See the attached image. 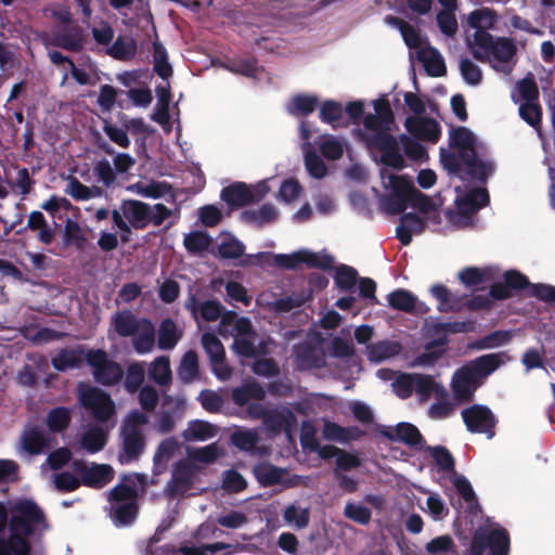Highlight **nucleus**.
Wrapping results in <instances>:
<instances>
[{
    "mask_svg": "<svg viewBox=\"0 0 555 555\" xmlns=\"http://www.w3.org/2000/svg\"><path fill=\"white\" fill-rule=\"evenodd\" d=\"M305 166L309 175L315 179H322L326 176L327 169L323 160L312 151L305 147Z\"/></svg>",
    "mask_w": 555,
    "mask_h": 555,
    "instance_id": "774afa93",
    "label": "nucleus"
},
{
    "mask_svg": "<svg viewBox=\"0 0 555 555\" xmlns=\"http://www.w3.org/2000/svg\"><path fill=\"white\" fill-rule=\"evenodd\" d=\"M181 338L177 325L173 321L164 320L159 326L158 346L160 349H172Z\"/></svg>",
    "mask_w": 555,
    "mask_h": 555,
    "instance_id": "de8ad7c7",
    "label": "nucleus"
},
{
    "mask_svg": "<svg viewBox=\"0 0 555 555\" xmlns=\"http://www.w3.org/2000/svg\"><path fill=\"white\" fill-rule=\"evenodd\" d=\"M135 41L130 37H119L109 48V54L117 60H127L134 55Z\"/></svg>",
    "mask_w": 555,
    "mask_h": 555,
    "instance_id": "69168bd1",
    "label": "nucleus"
},
{
    "mask_svg": "<svg viewBox=\"0 0 555 555\" xmlns=\"http://www.w3.org/2000/svg\"><path fill=\"white\" fill-rule=\"evenodd\" d=\"M495 22V14L487 8L477 9L470 12L467 16V23L472 28L475 29V31L472 36H467V40L476 39L479 33L489 34L488 29L493 28Z\"/></svg>",
    "mask_w": 555,
    "mask_h": 555,
    "instance_id": "2f4dec72",
    "label": "nucleus"
},
{
    "mask_svg": "<svg viewBox=\"0 0 555 555\" xmlns=\"http://www.w3.org/2000/svg\"><path fill=\"white\" fill-rule=\"evenodd\" d=\"M86 361L91 366L95 380L103 385H114L122 377L121 366L109 360L103 350H88Z\"/></svg>",
    "mask_w": 555,
    "mask_h": 555,
    "instance_id": "dca6fc26",
    "label": "nucleus"
},
{
    "mask_svg": "<svg viewBox=\"0 0 555 555\" xmlns=\"http://www.w3.org/2000/svg\"><path fill=\"white\" fill-rule=\"evenodd\" d=\"M195 472V465L189 461H182L178 463L172 473V479L169 483V491L172 494L185 493L192 485Z\"/></svg>",
    "mask_w": 555,
    "mask_h": 555,
    "instance_id": "4be33fe9",
    "label": "nucleus"
},
{
    "mask_svg": "<svg viewBox=\"0 0 555 555\" xmlns=\"http://www.w3.org/2000/svg\"><path fill=\"white\" fill-rule=\"evenodd\" d=\"M427 453L434 460L438 470L442 474V479L450 476V473H454V461L450 452L442 447H427Z\"/></svg>",
    "mask_w": 555,
    "mask_h": 555,
    "instance_id": "37998d69",
    "label": "nucleus"
},
{
    "mask_svg": "<svg viewBox=\"0 0 555 555\" xmlns=\"http://www.w3.org/2000/svg\"><path fill=\"white\" fill-rule=\"evenodd\" d=\"M269 179L255 184L235 182L221 191V198L232 207L261 201L270 192Z\"/></svg>",
    "mask_w": 555,
    "mask_h": 555,
    "instance_id": "2eb2a0df",
    "label": "nucleus"
},
{
    "mask_svg": "<svg viewBox=\"0 0 555 555\" xmlns=\"http://www.w3.org/2000/svg\"><path fill=\"white\" fill-rule=\"evenodd\" d=\"M149 423V417L141 412L133 411L126 417L122 429V448L118 455L121 464H130L137 461L145 448V439L142 427Z\"/></svg>",
    "mask_w": 555,
    "mask_h": 555,
    "instance_id": "9b49d317",
    "label": "nucleus"
},
{
    "mask_svg": "<svg viewBox=\"0 0 555 555\" xmlns=\"http://www.w3.org/2000/svg\"><path fill=\"white\" fill-rule=\"evenodd\" d=\"M151 378L158 385H167L171 382V369L169 358L160 356L150 365Z\"/></svg>",
    "mask_w": 555,
    "mask_h": 555,
    "instance_id": "603ef678",
    "label": "nucleus"
},
{
    "mask_svg": "<svg viewBox=\"0 0 555 555\" xmlns=\"http://www.w3.org/2000/svg\"><path fill=\"white\" fill-rule=\"evenodd\" d=\"M140 320L128 310L116 312L111 319V331L121 337H130L140 324Z\"/></svg>",
    "mask_w": 555,
    "mask_h": 555,
    "instance_id": "f704fd0d",
    "label": "nucleus"
},
{
    "mask_svg": "<svg viewBox=\"0 0 555 555\" xmlns=\"http://www.w3.org/2000/svg\"><path fill=\"white\" fill-rule=\"evenodd\" d=\"M283 516L287 525L297 529L305 528L309 524V509L296 504L287 506Z\"/></svg>",
    "mask_w": 555,
    "mask_h": 555,
    "instance_id": "e2e57ef3",
    "label": "nucleus"
},
{
    "mask_svg": "<svg viewBox=\"0 0 555 555\" xmlns=\"http://www.w3.org/2000/svg\"><path fill=\"white\" fill-rule=\"evenodd\" d=\"M387 436L391 439H398L418 450L424 448V441L420 430L410 423H400L393 428L387 430Z\"/></svg>",
    "mask_w": 555,
    "mask_h": 555,
    "instance_id": "473e14b6",
    "label": "nucleus"
},
{
    "mask_svg": "<svg viewBox=\"0 0 555 555\" xmlns=\"http://www.w3.org/2000/svg\"><path fill=\"white\" fill-rule=\"evenodd\" d=\"M87 352L82 348L61 350L52 359L53 366L59 371L78 367L86 360Z\"/></svg>",
    "mask_w": 555,
    "mask_h": 555,
    "instance_id": "e433bc0d",
    "label": "nucleus"
},
{
    "mask_svg": "<svg viewBox=\"0 0 555 555\" xmlns=\"http://www.w3.org/2000/svg\"><path fill=\"white\" fill-rule=\"evenodd\" d=\"M9 535L2 533L8 522V511L0 503V555H26L29 552L28 538L43 529L44 521L41 511L31 501L21 500L10 508Z\"/></svg>",
    "mask_w": 555,
    "mask_h": 555,
    "instance_id": "7ed1b4c3",
    "label": "nucleus"
},
{
    "mask_svg": "<svg viewBox=\"0 0 555 555\" xmlns=\"http://www.w3.org/2000/svg\"><path fill=\"white\" fill-rule=\"evenodd\" d=\"M263 396V388L256 383H248L232 390L233 401L237 405H244L248 402L249 399H261Z\"/></svg>",
    "mask_w": 555,
    "mask_h": 555,
    "instance_id": "4d7b16f0",
    "label": "nucleus"
},
{
    "mask_svg": "<svg viewBox=\"0 0 555 555\" xmlns=\"http://www.w3.org/2000/svg\"><path fill=\"white\" fill-rule=\"evenodd\" d=\"M179 448V442L175 438H167L163 440L156 449L154 454V470L159 474L167 465L169 460L173 456Z\"/></svg>",
    "mask_w": 555,
    "mask_h": 555,
    "instance_id": "79ce46f5",
    "label": "nucleus"
},
{
    "mask_svg": "<svg viewBox=\"0 0 555 555\" xmlns=\"http://www.w3.org/2000/svg\"><path fill=\"white\" fill-rule=\"evenodd\" d=\"M77 470H82V481L86 486L101 488L107 485L114 476L113 468L107 464H92L83 469L76 464Z\"/></svg>",
    "mask_w": 555,
    "mask_h": 555,
    "instance_id": "5701e85b",
    "label": "nucleus"
},
{
    "mask_svg": "<svg viewBox=\"0 0 555 555\" xmlns=\"http://www.w3.org/2000/svg\"><path fill=\"white\" fill-rule=\"evenodd\" d=\"M527 285L529 282L525 275L518 271H507L504 273V283H494L490 294L495 299H505L512 295V288H522Z\"/></svg>",
    "mask_w": 555,
    "mask_h": 555,
    "instance_id": "393cba45",
    "label": "nucleus"
},
{
    "mask_svg": "<svg viewBox=\"0 0 555 555\" xmlns=\"http://www.w3.org/2000/svg\"><path fill=\"white\" fill-rule=\"evenodd\" d=\"M254 474L262 486H281L283 489L296 487L301 477L289 475L285 469L275 467L269 463H260L254 467Z\"/></svg>",
    "mask_w": 555,
    "mask_h": 555,
    "instance_id": "6ab92c4d",
    "label": "nucleus"
},
{
    "mask_svg": "<svg viewBox=\"0 0 555 555\" xmlns=\"http://www.w3.org/2000/svg\"><path fill=\"white\" fill-rule=\"evenodd\" d=\"M272 257L274 263L279 267L286 269H294L301 263H306L309 267H318L327 269L333 266L334 259L326 253H313L308 249H299L292 254H276L271 255L268 253H258L256 255L247 256L244 261L245 264H258L268 258Z\"/></svg>",
    "mask_w": 555,
    "mask_h": 555,
    "instance_id": "f8f14e48",
    "label": "nucleus"
},
{
    "mask_svg": "<svg viewBox=\"0 0 555 555\" xmlns=\"http://www.w3.org/2000/svg\"><path fill=\"white\" fill-rule=\"evenodd\" d=\"M473 327L470 322H436L430 321L426 323V333L435 336V340L428 344L425 352L418 356L413 362L412 366H431L444 352L443 346L446 345V336L451 333H465Z\"/></svg>",
    "mask_w": 555,
    "mask_h": 555,
    "instance_id": "1a4fd4ad",
    "label": "nucleus"
},
{
    "mask_svg": "<svg viewBox=\"0 0 555 555\" xmlns=\"http://www.w3.org/2000/svg\"><path fill=\"white\" fill-rule=\"evenodd\" d=\"M462 417L468 430L486 434L488 438L493 436L495 418L491 410L481 404H475L463 410Z\"/></svg>",
    "mask_w": 555,
    "mask_h": 555,
    "instance_id": "aec40b11",
    "label": "nucleus"
},
{
    "mask_svg": "<svg viewBox=\"0 0 555 555\" xmlns=\"http://www.w3.org/2000/svg\"><path fill=\"white\" fill-rule=\"evenodd\" d=\"M346 142L334 135H322L319 149L322 155L331 160L339 159L345 151Z\"/></svg>",
    "mask_w": 555,
    "mask_h": 555,
    "instance_id": "09e8293b",
    "label": "nucleus"
},
{
    "mask_svg": "<svg viewBox=\"0 0 555 555\" xmlns=\"http://www.w3.org/2000/svg\"><path fill=\"white\" fill-rule=\"evenodd\" d=\"M122 215L134 228H143L151 221L150 206L139 201H125L121 205Z\"/></svg>",
    "mask_w": 555,
    "mask_h": 555,
    "instance_id": "cd10ccee",
    "label": "nucleus"
},
{
    "mask_svg": "<svg viewBox=\"0 0 555 555\" xmlns=\"http://www.w3.org/2000/svg\"><path fill=\"white\" fill-rule=\"evenodd\" d=\"M454 410V403L449 398L447 390L443 395L436 397V402L429 408L428 415L433 420H443L449 417Z\"/></svg>",
    "mask_w": 555,
    "mask_h": 555,
    "instance_id": "680f3d73",
    "label": "nucleus"
},
{
    "mask_svg": "<svg viewBox=\"0 0 555 555\" xmlns=\"http://www.w3.org/2000/svg\"><path fill=\"white\" fill-rule=\"evenodd\" d=\"M186 308L192 312L195 319H197V314L199 313L205 321H216L221 317L222 311V306L218 301L207 300L197 305L194 298L186 304Z\"/></svg>",
    "mask_w": 555,
    "mask_h": 555,
    "instance_id": "a19ab883",
    "label": "nucleus"
},
{
    "mask_svg": "<svg viewBox=\"0 0 555 555\" xmlns=\"http://www.w3.org/2000/svg\"><path fill=\"white\" fill-rule=\"evenodd\" d=\"M414 391L421 401L428 400L431 396L443 395L444 388L436 383L431 376L415 374Z\"/></svg>",
    "mask_w": 555,
    "mask_h": 555,
    "instance_id": "ea45409f",
    "label": "nucleus"
},
{
    "mask_svg": "<svg viewBox=\"0 0 555 555\" xmlns=\"http://www.w3.org/2000/svg\"><path fill=\"white\" fill-rule=\"evenodd\" d=\"M455 208L447 212L449 222L455 228H466L474 223V215L488 204L489 196L483 188H455Z\"/></svg>",
    "mask_w": 555,
    "mask_h": 555,
    "instance_id": "9d476101",
    "label": "nucleus"
},
{
    "mask_svg": "<svg viewBox=\"0 0 555 555\" xmlns=\"http://www.w3.org/2000/svg\"><path fill=\"white\" fill-rule=\"evenodd\" d=\"M145 476L125 475L109 492V515L115 526H129L138 515V495L144 490Z\"/></svg>",
    "mask_w": 555,
    "mask_h": 555,
    "instance_id": "39448f33",
    "label": "nucleus"
},
{
    "mask_svg": "<svg viewBox=\"0 0 555 555\" xmlns=\"http://www.w3.org/2000/svg\"><path fill=\"white\" fill-rule=\"evenodd\" d=\"M388 304L391 308L402 311H412L418 305L416 297L405 289H397L389 294Z\"/></svg>",
    "mask_w": 555,
    "mask_h": 555,
    "instance_id": "6e6d98bb",
    "label": "nucleus"
},
{
    "mask_svg": "<svg viewBox=\"0 0 555 555\" xmlns=\"http://www.w3.org/2000/svg\"><path fill=\"white\" fill-rule=\"evenodd\" d=\"M430 293L438 300V309L440 311L457 310L462 307L461 299L451 294L442 284L433 285Z\"/></svg>",
    "mask_w": 555,
    "mask_h": 555,
    "instance_id": "a18cd8bd",
    "label": "nucleus"
},
{
    "mask_svg": "<svg viewBox=\"0 0 555 555\" xmlns=\"http://www.w3.org/2000/svg\"><path fill=\"white\" fill-rule=\"evenodd\" d=\"M319 104V98L315 94L300 93L292 96L286 105V109L294 116H307L311 114Z\"/></svg>",
    "mask_w": 555,
    "mask_h": 555,
    "instance_id": "c9c22d12",
    "label": "nucleus"
},
{
    "mask_svg": "<svg viewBox=\"0 0 555 555\" xmlns=\"http://www.w3.org/2000/svg\"><path fill=\"white\" fill-rule=\"evenodd\" d=\"M218 250L222 258L234 259L243 255L244 245L236 237L223 234L220 236Z\"/></svg>",
    "mask_w": 555,
    "mask_h": 555,
    "instance_id": "bf43d9fd",
    "label": "nucleus"
},
{
    "mask_svg": "<svg viewBox=\"0 0 555 555\" xmlns=\"http://www.w3.org/2000/svg\"><path fill=\"white\" fill-rule=\"evenodd\" d=\"M322 435L326 440L347 443L359 438L361 436V431L357 427L346 428L330 421H324Z\"/></svg>",
    "mask_w": 555,
    "mask_h": 555,
    "instance_id": "72a5a7b5",
    "label": "nucleus"
},
{
    "mask_svg": "<svg viewBox=\"0 0 555 555\" xmlns=\"http://www.w3.org/2000/svg\"><path fill=\"white\" fill-rule=\"evenodd\" d=\"M130 337H132V345L138 353H149L155 346V327L149 320L141 319Z\"/></svg>",
    "mask_w": 555,
    "mask_h": 555,
    "instance_id": "b1692460",
    "label": "nucleus"
},
{
    "mask_svg": "<svg viewBox=\"0 0 555 555\" xmlns=\"http://www.w3.org/2000/svg\"><path fill=\"white\" fill-rule=\"evenodd\" d=\"M468 49L475 59L489 62L499 73L509 74L513 68V57L516 46L507 38H493L490 34L479 33L476 39H468Z\"/></svg>",
    "mask_w": 555,
    "mask_h": 555,
    "instance_id": "0eeeda50",
    "label": "nucleus"
},
{
    "mask_svg": "<svg viewBox=\"0 0 555 555\" xmlns=\"http://www.w3.org/2000/svg\"><path fill=\"white\" fill-rule=\"evenodd\" d=\"M485 548H489L491 555H508L509 535L506 529L498 522L487 520L473 538L472 553L481 555Z\"/></svg>",
    "mask_w": 555,
    "mask_h": 555,
    "instance_id": "ddd939ff",
    "label": "nucleus"
},
{
    "mask_svg": "<svg viewBox=\"0 0 555 555\" xmlns=\"http://www.w3.org/2000/svg\"><path fill=\"white\" fill-rule=\"evenodd\" d=\"M310 427L307 425H304L302 427V434H301V443L305 448H309L310 450L318 452V454L322 459H331V457H337L340 449L334 447V446H320L319 442L315 440L313 434L310 433Z\"/></svg>",
    "mask_w": 555,
    "mask_h": 555,
    "instance_id": "c03bdc74",
    "label": "nucleus"
},
{
    "mask_svg": "<svg viewBox=\"0 0 555 555\" xmlns=\"http://www.w3.org/2000/svg\"><path fill=\"white\" fill-rule=\"evenodd\" d=\"M346 113L357 126L354 137L370 150L382 153V169H401L404 167V157L399 151L401 143L404 154L414 160L426 157L425 147L420 140L402 133L397 138L393 132L398 126L395 113L386 94H382L367 103L364 100L350 101L346 104Z\"/></svg>",
    "mask_w": 555,
    "mask_h": 555,
    "instance_id": "f257e3e1",
    "label": "nucleus"
},
{
    "mask_svg": "<svg viewBox=\"0 0 555 555\" xmlns=\"http://www.w3.org/2000/svg\"><path fill=\"white\" fill-rule=\"evenodd\" d=\"M248 414L255 418L262 417L266 428L271 431L285 429L286 434L289 435L291 429L296 425L294 414L287 409L268 413L262 404L256 403L249 405Z\"/></svg>",
    "mask_w": 555,
    "mask_h": 555,
    "instance_id": "a211bd4d",
    "label": "nucleus"
},
{
    "mask_svg": "<svg viewBox=\"0 0 555 555\" xmlns=\"http://www.w3.org/2000/svg\"><path fill=\"white\" fill-rule=\"evenodd\" d=\"M178 376L181 380L190 383L198 376V357L195 351H186L179 364Z\"/></svg>",
    "mask_w": 555,
    "mask_h": 555,
    "instance_id": "49530a36",
    "label": "nucleus"
},
{
    "mask_svg": "<svg viewBox=\"0 0 555 555\" xmlns=\"http://www.w3.org/2000/svg\"><path fill=\"white\" fill-rule=\"evenodd\" d=\"M223 454V450L217 443H210L208 446L196 448L189 451L190 460L209 464L215 462L218 457Z\"/></svg>",
    "mask_w": 555,
    "mask_h": 555,
    "instance_id": "338daca9",
    "label": "nucleus"
},
{
    "mask_svg": "<svg viewBox=\"0 0 555 555\" xmlns=\"http://www.w3.org/2000/svg\"><path fill=\"white\" fill-rule=\"evenodd\" d=\"M50 444L51 439L47 433L36 426H27L21 435L17 452L20 455L23 453L37 455L42 453Z\"/></svg>",
    "mask_w": 555,
    "mask_h": 555,
    "instance_id": "412c9836",
    "label": "nucleus"
},
{
    "mask_svg": "<svg viewBox=\"0 0 555 555\" xmlns=\"http://www.w3.org/2000/svg\"><path fill=\"white\" fill-rule=\"evenodd\" d=\"M498 270L493 267L466 268L459 273L461 282L468 286L478 288L485 283L493 282L498 276Z\"/></svg>",
    "mask_w": 555,
    "mask_h": 555,
    "instance_id": "a878e982",
    "label": "nucleus"
},
{
    "mask_svg": "<svg viewBox=\"0 0 555 555\" xmlns=\"http://www.w3.org/2000/svg\"><path fill=\"white\" fill-rule=\"evenodd\" d=\"M401 351L399 343L383 340L367 347V358L372 362H382L393 358Z\"/></svg>",
    "mask_w": 555,
    "mask_h": 555,
    "instance_id": "58836bf2",
    "label": "nucleus"
},
{
    "mask_svg": "<svg viewBox=\"0 0 555 555\" xmlns=\"http://www.w3.org/2000/svg\"><path fill=\"white\" fill-rule=\"evenodd\" d=\"M507 360L508 357L505 353H490L479 357L457 370L452 378V390L455 400L459 402L469 400L482 379Z\"/></svg>",
    "mask_w": 555,
    "mask_h": 555,
    "instance_id": "423d86ee",
    "label": "nucleus"
},
{
    "mask_svg": "<svg viewBox=\"0 0 555 555\" xmlns=\"http://www.w3.org/2000/svg\"><path fill=\"white\" fill-rule=\"evenodd\" d=\"M310 298V294L305 297H287L282 299H272L269 292H263L257 297V305L274 312H286L295 307H299Z\"/></svg>",
    "mask_w": 555,
    "mask_h": 555,
    "instance_id": "c85d7f7f",
    "label": "nucleus"
},
{
    "mask_svg": "<svg viewBox=\"0 0 555 555\" xmlns=\"http://www.w3.org/2000/svg\"><path fill=\"white\" fill-rule=\"evenodd\" d=\"M403 102L409 112L408 116H424L427 112V108H429L430 112H433L435 108L429 99L421 96L414 92H405L403 94Z\"/></svg>",
    "mask_w": 555,
    "mask_h": 555,
    "instance_id": "3c124183",
    "label": "nucleus"
},
{
    "mask_svg": "<svg viewBox=\"0 0 555 555\" xmlns=\"http://www.w3.org/2000/svg\"><path fill=\"white\" fill-rule=\"evenodd\" d=\"M216 521L228 529H241L248 522V516L243 511L223 509L217 515Z\"/></svg>",
    "mask_w": 555,
    "mask_h": 555,
    "instance_id": "864d4df0",
    "label": "nucleus"
},
{
    "mask_svg": "<svg viewBox=\"0 0 555 555\" xmlns=\"http://www.w3.org/2000/svg\"><path fill=\"white\" fill-rule=\"evenodd\" d=\"M384 188L383 208L389 214H400L411 204L417 214L409 212L401 217L397 228V237L409 245L413 235L423 233L426 222L439 223V211L433 201L417 191L413 182L404 176L380 169Z\"/></svg>",
    "mask_w": 555,
    "mask_h": 555,
    "instance_id": "f03ea898",
    "label": "nucleus"
},
{
    "mask_svg": "<svg viewBox=\"0 0 555 555\" xmlns=\"http://www.w3.org/2000/svg\"><path fill=\"white\" fill-rule=\"evenodd\" d=\"M302 188L295 179H286L282 182L278 192V199L284 204L292 205L302 195Z\"/></svg>",
    "mask_w": 555,
    "mask_h": 555,
    "instance_id": "052dcab7",
    "label": "nucleus"
},
{
    "mask_svg": "<svg viewBox=\"0 0 555 555\" xmlns=\"http://www.w3.org/2000/svg\"><path fill=\"white\" fill-rule=\"evenodd\" d=\"M403 126L412 137L424 142L437 143L441 135L439 122L430 116H406Z\"/></svg>",
    "mask_w": 555,
    "mask_h": 555,
    "instance_id": "f3484780",
    "label": "nucleus"
},
{
    "mask_svg": "<svg viewBox=\"0 0 555 555\" xmlns=\"http://www.w3.org/2000/svg\"><path fill=\"white\" fill-rule=\"evenodd\" d=\"M449 143L456 154L441 150L440 158L450 172L465 170L478 180H485L492 173L493 165L478 156L480 143L472 130L466 127L451 128Z\"/></svg>",
    "mask_w": 555,
    "mask_h": 555,
    "instance_id": "20e7f679",
    "label": "nucleus"
},
{
    "mask_svg": "<svg viewBox=\"0 0 555 555\" xmlns=\"http://www.w3.org/2000/svg\"><path fill=\"white\" fill-rule=\"evenodd\" d=\"M107 437L108 429L99 425H90L81 434L80 446L89 453H96L105 447Z\"/></svg>",
    "mask_w": 555,
    "mask_h": 555,
    "instance_id": "bb28decb",
    "label": "nucleus"
},
{
    "mask_svg": "<svg viewBox=\"0 0 555 555\" xmlns=\"http://www.w3.org/2000/svg\"><path fill=\"white\" fill-rule=\"evenodd\" d=\"M279 211L272 204H264L257 209H250L243 214L247 222L262 225L269 223L278 218Z\"/></svg>",
    "mask_w": 555,
    "mask_h": 555,
    "instance_id": "8fccbe9b",
    "label": "nucleus"
},
{
    "mask_svg": "<svg viewBox=\"0 0 555 555\" xmlns=\"http://www.w3.org/2000/svg\"><path fill=\"white\" fill-rule=\"evenodd\" d=\"M218 332L223 337L234 338L232 348L242 357L250 358L267 352L266 346L254 331L250 320L245 317H237L230 311L225 312L221 317Z\"/></svg>",
    "mask_w": 555,
    "mask_h": 555,
    "instance_id": "6e6552de",
    "label": "nucleus"
},
{
    "mask_svg": "<svg viewBox=\"0 0 555 555\" xmlns=\"http://www.w3.org/2000/svg\"><path fill=\"white\" fill-rule=\"evenodd\" d=\"M343 114L341 105L334 101L324 102L320 108V119L334 128L341 125Z\"/></svg>",
    "mask_w": 555,
    "mask_h": 555,
    "instance_id": "0e129e2a",
    "label": "nucleus"
},
{
    "mask_svg": "<svg viewBox=\"0 0 555 555\" xmlns=\"http://www.w3.org/2000/svg\"><path fill=\"white\" fill-rule=\"evenodd\" d=\"M64 192L76 201H88L102 195V190L100 188L87 186L74 177L66 178Z\"/></svg>",
    "mask_w": 555,
    "mask_h": 555,
    "instance_id": "4c0bfd02",
    "label": "nucleus"
},
{
    "mask_svg": "<svg viewBox=\"0 0 555 555\" xmlns=\"http://www.w3.org/2000/svg\"><path fill=\"white\" fill-rule=\"evenodd\" d=\"M417 59L430 76H442L446 73V64L439 51L433 47H422L416 51Z\"/></svg>",
    "mask_w": 555,
    "mask_h": 555,
    "instance_id": "c756f323",
    "label": "nucleus"
},
{
    "mask_svg": "<svg viewBox=\"0 0 555 555\" xmlns=\"http://www.w3.org/2000/svg\"><path fill=\"white\" fill-rule=\"evenodd\" d=\"M83 37L78 27H68L64 33L54 37V43L67 50L76 51L81 48Z\"/></svg>",
    "mask_w": 555,
    "mask_h": 555,
    "instance_id": "5fc2aeb1",
    "label": "nucleus"
},
{
    "mask_svg": "<svg viewBox=\"0 0 555 555\" xmlns=\"http://www.w3.org/2000/svg\"><path fill=\"white\" fill-rule=\"evenodd\" d=\"M70 418V410L64 406H59L48 413L46 422L51 431L60 433L67 428Z\"/></svg>",
    "mask_w": 555,
    "mask_h": 555,
    "instance_id": "13d9d810",
    "label": "nucleus"
},
{
    "mask_svg": "<svg viewBox=\"0 0 555 555\" xmlns=\"http://www.w3.org/2000/svg\"><path fill=\"white\" fill-rule=\"evenodd\" d=\"M78 400L99 422H106L115 414L114 401L100 388L80 384L78 386Z\"/></svg>",
    "mask_w": 555,
    "mask_h": 555,
    "instance_id": "4468645a",
    "label": "nucleus"
},
{
    "mask_svg": "<svg viewBox=\"0 0 555 555\" xmlns=\"http://www.w3.org/2000/svg\"><path fill=\"white\" fill-rule=\"evenodd\" d=\"M219 433V428L206 421L195 420L189 422L186 428L182 433L185 441H206L215 438Z\"/></svg>",
    "mask_w": 555,
    "mask_h": 555,
    "instance_id": "7c9ffc66",
    "label": "nucleus"
}]
</instances>
